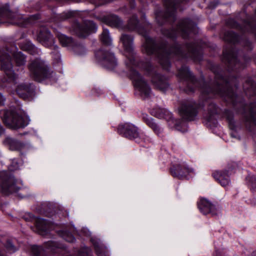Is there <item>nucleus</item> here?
Segmentation results:
<instances>
[{"instance_id":"nucleus-1","label":"nucleus","mask_w":256,"mask_h":256,"mask_svg":"<svg viewBox=\"0 0 256 256\" xmlns=\"http://www.w3.org/2000/svg\"><path fill=\"white\" fill-rule=\"evenodd\" d=\"M209 68L214 74V82L212 85L206 82L203 78L196 80L188 67L182 66L178 70L177 76L186 87V92H194L196 88L200 90L202 102L189 100L183 102L179 108L182 118L188 121L196 119L200 108L208 106L204 118L211 122L220 114V109L210 98L220 96L231 104L235 110L242 116V120L246 128L250 132L256 134V102L246 104L244 98L234 92V88H238V78L235 76H226L218 64H208Z\"/></svg>"},{"instance_id":"nucleus-2","label":"nucleus","mask_w":256,"mask_h":256,"mask_svg":"<svg viewBox=\"0 0 256 256\" xmlns=\"http://www.w3.org/2000/svg\"><path fill=\"white\" fill-rule=\"evenodd\" d=\"M120 52L126 58L125 62L130 68V77L142 98L146 99L150 96L151 88L144 78L134 70V68L142 69L150 74L152 82L156 88L165 92L170 88L168 78L156 72H152L153 67L149 61H138L134 49H120Z\"/></svg>"},{"instance_id":"nucleus-3","label":"nucleus","mask_w":256,"mask_h":256,"mask_svg":"<svg viewBox=\"0 0 256 256\" xmlns=\"http://www.w3.org/2000/svg\"><path fill=\"white\" fill-rule=\"evenodd\" d=\"M202 49H144L149 55L156 57L162 68L169 70L170 67V60H192L199 62L202 60Z\"/></svg>"},{"instance_id":"nucleus-4","label":"nucleus","mask_w":256,"mask_h":256,"mask_svg":"<svg viewBox=\"0 0 256 256\" xmlns=\"http://www.w3.org/2000/svg\"><path fill=\"white\" fill-rule=\"evenodd\" d=\"M30 77L35 81H48L50 84L56 82V74L51 70L48 64L42 60L36 58L28 66Z\"/></svg>"},{"instance_id":"nucleus-5","label":"nucleus","mask_w":256,"mask_h":256,"mask_svg":"<svg viewBox=\"0 0 256 256\" xmlns=\"http://www.w3.org/2000/svg\"><path fill=\"white\" fill-rule=\"evenodd\" d=\"M118 133L121 136L142 144L149 142L150 138L144 132L130 122L120 124L117 128Z\"/></svg>"},{"instance_id":"nucleus-6","label":"nucleus","mask_w":256,"mask_h":256,"mask_svg":"<svg viewBox=\"0 0 256 256\" xmlns=\"http://www.w3.org/2000/svg\"><path fill=\"white\" fill-rule=\"evenodd\" d=\"M0 116L5 124L13 130L23 128L30 122L28 116L20 114L14 110H4L0 112Z\"/></svg>"},{"instance_id":"nucleus-7","label":"nucleus","mask_w":256,"mask_h":256,"mask_svg":"<svg viewBox=\"0 0 256 256\" xmlns=\"http://www.w3.org/2000/svg\"><path fill=\"white\" fill-rule=\"evenodd\" d=\"M9 49H0V68L5 74L4 82H6V87L11 88L12 85L15 86L17 83L18 76L12 70V65L11 62V58L9 52Z\"/></svg>"},{"instance_id":"nucleus-8","label":"nucleus","mask_w":256,"mask_h":256,"mask_svg":"<svg viewBox=\"0 0 256 256\" xmlns=\"http://www.w3.org/2000/svg\"><path fill=\"white\" fill-rule=\"evenodd\" d=\"M222 61L226 65L228 70L237 72L244 68L246 63L250 60L249 57L244 56L242 60L244 62L238 61V57L234 49H224L222 52Z\"/></svg>"},{"instance_id":"nucleus-9","label":"nucleus","mask_w":256,"mask_h":256,"mask_svg":"<svg viewBox=\"0 0 256 256\" xmlns=\"http://www.w3.org/2000/svg\"><path fill=\"white\" fill-rule=\"evenodd\" d=\"M94 53L98 62L106 68L113 70L117 66V60L109 49H96Z\"/></svg>"},{"instance_id":"nucleus-10","label":"nucleus","mask_w":256,"mask_h":256,"mask_svg":"<svg viewBox=\"0 0 256 256\" xmlns=\"http://www.w3.org/2000/svg\"><path fill=\"white\" fill-rule=\"evenodd\" d=\"M45 250L53 254L60 253L62 256H72L66 254V246L61 243L56 241H48L44 244ZM89 248H86L80 250L78 252V256H90L89 255Z\"/></svg>"},{"instance_id":"nucleus-11","label":"nucleus","mask_w":256,"mask_h":256,"mask_svg":"<svg viewBox=\"0 0 256 256\" xmlns=\"http://www.w3.org/2000/svg\"><path fill=\"white\" fill-rule=\"evenodd\" d=\"M0 187L2 193L4 195L17 192L20 190L16 185L14 178L8 175L6 172H0Z\"/></svg>"},{"instance_id":"nucleus-12","label":"nucleus","mask_w":256,"mask_h":256,"mask_svg":"<svg viewBox=\"0 0 256 256\" xmlns=\"http://www.w3.org/2000/svg\"><path fill=\"white\" fill-rule=\"evenodd\" d=\"M171 175L179 180H188L190 174L194 173V170L190 167L186 162L175 164L170 168Z\"/></svg>"},{"instance_id":"nucleus-13","label":"nucleus","mask_w":256,"mask_h":256,"mask_svg":"<svg viewBox=\"0 0 256 256\" xmlns=\"http://www.w3.org/2000/svg\"><path fill=\"white\" fill-rule=\"evenodd\" d=\"M127 28L129 30H136L140 34L144 36V48H161L154 40L150 38L146 34H143L142 32H140V29L138 27V19L136 16L132 17L129 20Z\"/></svg>"},{"instance_id":"nucleus-14","label":"nucleus","mask_w":256,"mask_h":256,"mask_svg":"<svg viewBox=\"0 0 256 256\" xmlns=\"http://www.w3.org/2000/svg\"><path fill=\"white\" fill-rule=\"evenodd\" d=\"M236 166L237 164L232 162L230 166L228 165V170L215 172L212 174V176L222 186L225 187L230 184V175Z\"/></svg>"},{"instance_id":"nucleus-15","label":"nucleus","mask_w":256,"mask_h":256,"mask_svg":"<svg viewBox=\"0 0 256 256\" xmlns=\"http://www.w3.org/2000/svg\"><path fill=\"white\" fill-rule=\"evenodd\" d=\"M223 116L228 121L230 128V134L232 138L240 140V137L239 132L242 129V126L238 124H236L234 119L233 112L228 110H224L223 112Z\"/></svg>"},{"instance_id":"nucleus-16","label":"nucleus","mask_w":256,"mask_h":256,"mask_svg":"<svg viewBox=\"0 0 256 256\" xmlns=\"http://www.w3.org/2000/svg\"><path fill=\"white\" fill-rule=\"evenodd\" d=\"M34 86L31 83H22L18 85L16 91L18 95L24 100L32 98L34 93Z\"/></svg>"},{"instance_id":"nucleus-17","label":"nucleus","mask_w":256,"mask_h":256,"mask_svg":"<svg viewBox=\"0 0 256 256\" xmlns=\"http://www.w3.org/2000/svg\"><path fill=\"white\" fill-rule=\"evenodd\" d=\"M198 206L200 212L204 214H210L212 216H215L218 213L215 206L206 198L201 199L198 203Z\"/></svg>"},{"instance_id":"nucleus-18","label":"nucleus","mask_w":256,"mask_h":256,"mask_svg":"<svg viewBox=\"0 0 256 256\" xmlns=\"http://www.w3.org/2000/svg\"><path fill=\"white\" fill-rule=\"evenodd\" d=\"M196 27L195 24L189 19L181 20L178 26L176 33L180 34L184 38L192 32Z\"/></svg>"},{"instance_id":"nucleus-19","label":"nucleus","mask_w":256,"mask_h":256,"mask_svg":"<svg viewBox=\"0 0 256 256\" xmlns=\"http://www.w3.org/2000/svg\"><path fill=\"white\" fill-rule=\"evenodd\" d=\"M35 226L38 232L41 235L46 234L52 228V224L49 220L41 218L36 220Z\"/></svg>"},{"instance_id":"nucleus-20","label":"nucleus","mask_w":256,"mask_h":256,"mask_svg":"<svg viewBox=\"0 0 256 256\" xmlns=\"http://www.w3.org/2000/svg\"><path fill=\"white\" fill-rule=\"evenodd\" d=\"M142 119L143 121L156 134L160 136L162 133L163 128L156 123L153 118L145 114L143 116Z\"/></svg>"},{"instance_id":"nucleus-21","label":"nucleus","mask_w":256,"mask_h":256,"mask_svg":"<svg viewBox=\"0 0 256 256\" xmlns=\"http://www.w3.org/2000/svg\"><path fill=\"white\" fill-rule=\"evenodd\" d=\"M4 142L11 150L22 152L26 148L25 144L11 138H6L4 140Z\"/></svg>"},{"instance_id":"nucleus-22","label":"nucleus","mask_w":256,"mask_h":256,"mask_svg":"<svg viewBox=\"0 0 256 256\" xmlns=\"http://www.w3.org/2000/svg\"><path fill=\"white\" fill-rule=\"evenodd\" d=\"M246 94L249 98L256 96V84H254L252 78H248L243 86Z\"/></svg>"},{"instance_id":"nucleus-23","label":"nucleus","mask_w":256,"mask_h":256,"mask_svg":"<svg viewBox=\"0 0 256 256\" xmlns=\"http://www.w3.org/2000/svg\"><path fill=\"white\" fill-rule=\"evenodd\" d=\"M39 41L42 43L44 46H48V42L50 40V42L52 40V38L50 32L46 28H43L40 30L38 37Z\"/></svg>"},{"instance_id":"nucleus-24","label":"nucleus","mask_w":256,"mask_h":256,"mask_svg":"<svg viewBox=\"0 0 256 256\" xmlns=\"http://www.w3.org/2000/svg\"><path fill=\"white\" fill-rule=\"evenodd\" d=\"M151 115L158 118H171L172 114L166 110L159 107H155L151 110Z\"/></svg>"},{"instance_id":"nucleus-25","label":"nucleus","mask_w":256,"mask_h":256,"mask_svg":"<svg viewBox=\"0 0 256 256\" xmlns=\"http://www.w3.org/2000/svg\"><path fill=\"white\" fill-rule=\"evenodd\" d=\"M4 248L8 252L14 253L18 250L19 245L16 239H8L4 244Z\"/></svg>"},{"instance_id":"nucleus-26","label":"nucleus","mask_w":256,"mask_h":256,"mask_svg":"<svg viewBox=\"0 0 256 256\" xmlns=\"http://www.w3.org/2000/svg\"><path fill=\"white\" fill-rule=\"evenodd\" d=\"M120 41L124 48H132L134 46V37L131 35L122 34Z\"/></svg>"},{"instance_id":"nucleus-27","label":"nucleus","mask_w":256,"mask_h":256,"mask_svg":"<svg viewBox=\"0 0 256 256\" xmlns=\"http://www.w3.org/2000/svg\"><path fill=\"white\" fill-rule=\"evenodd\" d=\"M58 37L62 46L64 47L74 46L76 44L71 38L68 37L63 34H58Z\"/></svg>"},{"instance_id":"nucleus-28","label":"nucleus","mask_w":256,"mask_h":256,"mask_svg":"<svg viewBox=\"0 0 256 256\" xmlns=\"http://www.w3.org/2000/svg\"><path fill=\"white\" fill-rule=\"evenodd\" d=\"M107 24L112 27L122 28V22L116 16L113 15L109 16L107 20Z\"/></svg>"},{"instance_id":"nucleus-29","label":"nucleus","mask_w":256,"mask_h":256,"mask_svg":"<svg viewBox=\"0 0 256 256\" xmlns=\"http://www.w3.org/2000/svg\"><path fill=\"white\" fill-rule=\"evenodd\" d=\"M12 56L17 66H22L25 64L26 57L22 52H14Z\"/></svg>"},{"instance_id":"nucleus-30","label":"nucleus","mask_w":256,"mask_h":256,"mask_svg":"<svg viewBox=\"0 0 256 256\" xmlns=\"http://www.w3.org/2000/svg\"><path fill=\"white\" fill-rule=\"evenodd\" d=\"M223 38L225 41L232 43L236 42L238 39V36L232 31L225 32Z\"/></svg>"},{"instance_id":"nucleus-31","label":"nucleus","mask_w":256,"mask_h":256,"mask_svg":"<svg viewBox=\"0 0 256 256\" xmlns=\"http://www.w3.org/2000/svg\"><path fill=\"white\" fill-rule=\"evenodd\" d=\"M44 248L40 246H32L30 248L29 253L32 256H42Z\"/></svg>"},{"instance_id":"nucleus-32","label":"nucleus","mask_w":256,"mask_h":256,"mask_svg":"<svg viewBox=\"0 0 256 256\" xmlns=\"http://www.w3.org/2000/svg\"><path fill=\"white\" fill-rule=\"evenodd\" d=\"M100 40L106 46H111L112 39L110 36L109 32L107 30H104V31L101 35Z\"/></svg>"},{"instance_id":"nucleus-33","label":"nucleus","mask_w":256,"mask_h":256,"mask_svg":"<svg viewBox=\"0 0 256 256\" xmlns=\"http://www.w3.org/2000/svg\"><path fill=\"white\" fill-rule=\"evenodd\" d=\"M60 234L63 239L68 242H74L76 240L74 236L67 230L60 231Z\"/></svg>"},{"instance_id":"nucleus-34","label":"nucleus","mask_w":256,"mask_h":256,"mask_svg":"<svg viewBox=\"0 0 256 256\" xmlns=\"http://www.w3.org/2000/svg\"><path fill=\"white\" fill-rule=\"evenodd\" d=\"M246 180L248 182V186L252 192L256 194V176H248L246 178Z\"/></svg>"},{"instance_id":"nucleus-35","label":"nucleus","mask_w":256,"mask_h":256,"mask_svg":"<svg viewBox=\"0 0 256 256\" xmlns=\"http://www.w3.org/2000/svg\"><path fill=\"white\" fill-rule=\"evenodd\" d=\"M54 64L60 66L62 64L61 55L57 49H54V50L51 53Z\"/></svg>"},{"instance_id":"nucleus-36","label":"nucleus","mask_w":256,"mask_h":256,"mask_svg":"<svg viewBox=\"0 0 256 256\" xmlns=\"http://www.w3.org/2000/svg\"><path fill=\"white\" fill-rule=\"evenodd\" d=\"M6 16L8 18L10 19V21L9 22L12 24L20 25V22H17L13 20L15 16L14 14L8 10H6L2 14V17Z\"/></svg>"},{"instance_id":"nucleus-37","label":"nucleus","mask_w":256,"mask_h":256,"mask_svg":"<svg viewBox=\"0 0 256 256\" xmlns=\"http://www.w3.org/2000/svg\"><path fill=\"white\" fill-rule=\"evenodd\" d=\"M80 32L78 34V36L80 37L85 38L92 31L90 28L87 26H82L80 28Z\"/></svg>"},{"instance_id":"nucleus-38","label":"nucleus","mask_w":256,"mask_h":256,"mask_svg":"<svg viewBox=\"0 0 256 256\" xmlns=\"http://www.w3.org/2000/svg\"><path fill=\"white\" fill-rule=\"evenodd\" d=\"M175 128L178 130L182 132H186L187 130L186 126L182 122H180V124L176 122L175 124Z\"/></svg>"},{"instance_id":"nucleus-39","label":"nucleus","mask_w":256,"mask_h":256,"mask_svg":"<svg viewBox=\"0 0 256 256\" xmlns=\"http://www.w3.org/2000/svg\"><path fill=\"white\" fill-rule=\"evenodd\" d=\"M72 50V52L78 56H82L86 54V49H70Z\"/></svg>"},{"instance_id":"nucleus-40","label":"nucleus","mask_w":256,"mask_h":256,"mask_svg":"<svg viewBox=\"0 0 256 256\" xmlns=\"http://www.w3.org/2000/svg\"><path fill=\"white\" fill-rule=\"evenodd\" d=\"M18 168V162L16 160H13L12 161L11 164L8 167V169L10 171H14V170H17Z\"/></svg>"},{"instance_id":"nucleus-41","label":"nucleus","mask_w":256,"mask_h":256,"mask_svg":"<svg viewBox=\"0 0 256 256\" xmlns=\"http://www.w3.org/2000/svg\"><path fill=\"white\" fill-rule=\"evenodd\" d=\"M20 46V48H33L34 46L30 41L25 40L22 43V45Z\"/></svg>"},{"instance_id":"nucleus-42","label":"nucleus","mask_w":256,"mask_h":256,"mask_svg":"<svg viewBox=\"0 0 256 256\" xmlns=\"http://www.w3.org/2000/svg\"><path fill=\"white\" fill-rule=\"evenodd\" d=\"M166 6L167 7L168 12H170L172 14H174L176 10V6L172 3L170 4L166 3Z\"/></svg>"},{"instance_id":"nucleus-43","label":"nucleus","mask_w":256,"mask_h":256,"mask_svg":"<svg viewBox=\"0 0 256 256\" xmlns=\"http://www.w3.org/2000/svg\"><path fill=\"white\" fill-rule=\"evenodd\" d=\"M227 24L232 28H237L238 26V24L232 19L228 20Z\"/></svg>"},{"instance_id":"nucleus-44","label":"nucleus","mask_w":256,"mask_h":256,"mask_svg":"<svg viewBox=\"0 0 256 256\" xmlns=\"http://www.w3.org/2000/svg\"><path fill=\"white\" fill-rule=\"evenodd\" d=\"M95 250L98 256H106V255L102 252V250L100 248L95 246Z\"/></svg>"},{"instance_id":"nucleus-45","label":"nucleus","mask_w":256,"mask_h":256,"mask_svg":"<svg viewBox=\"0 0 256 256\" xmlns=\"http://www.w3.org/2000/svg\"><path fill=\"white\" fill-rule=\"evenodd\" d=\"M214 256H223V252L221 250L216 249Z\"/></svg>"},{"instance_id":"nucleus-46","label":"nucleus","mask_w":256,"mask_h":256,"mask_svg":"<svg viewBox=\"0 0 256 256\" xmlns=\"http://www.w3.org/2000/svg\"><path fill=\"white\" fill-rule=\"evenodd\" d=\"M6 98L0 92V106H3L4 104Z\"/></svg>"},{"instance_id":"nucleus-47","label":"nucleus","mask_w":256,"mask_h":256,"mask_svg":"<svg viewBox=\"0 0 256 256\" xmlns=\"http://www.w3.org/2000/svg\"><path fill=\"white\" fill-rule=\"evenodd\" d=\"M4 132H5L4 128L0 124V136L4 134Z\"/></svg>"},{"instance_id":"nucleus-48","label":"nucleus","mask_w":256,"mask_h":256,"mask_svg":"<svg viewBox=\"0 0 256 256\" xmlns=\"http://www.w3.org/2000/svg\"><path fill=\"white\" fill-rule=\"evenodd\" d=\"M25 50H26L27 52L30 54H32V52H34V50H36V49H24Z\"/></svg>"},{"instance_id":"nucleus-49","label":"nucleus","mask_w":256,"mask_h":256,"mask_svg":"<svg viewBox=\"0 0 256 256\" xmlns=\"http://www.w3.org/2000/svg\"><path fill=\"white\" fill-rule=\"evenodd\" d=\"M66 18H70L72 16V13L71 12H68L66 14Z\"/></svg>"},{"instance_id":"nucleus-50","label":"nucleus","mask_w":256,"mask_h":256,"mask_svg":"<svg viewBox=\"0 0 256 256\" xmlns=\"http://www.w3.org/2000/svg\"><path fill=\"white\" fill-rule=\"evenodd\" d=\"M89 25H90V26H92L94 29L96 28V26L95 24L93 22H89Z\"/></svg>"},{"instance_id":"nucleus-51","label":"nucleus","mask_w":256,"mask_h":256,"mask_svg":"<svg viewBox=\"0 0 256 256\" xmlns=\"http://www.w3.org/2000/svg\"><path fill=\"white\" fill-rule=\"evenodd\" d=\"M238 48H236V50H238ZM236 49H234V50L236 52V54H238V51H236L235 50ZM238 57V61L239 60V62H240V57L238 56V55H237Z\"/></svg>"},{"instance_id":"nucleus-52","label":"nucleus","mask_w":256,"mask_h":256,"mask_svg":"<svg viewBox=\"0 0 256 256\" xmlns=\"http://www.w3.org/2000/svg\"><path fill=\"white\" fill-rule=\"evenodd\" d=\"M250 256H256V251L252 252Z\"/></svg>"},{"instance_id":"nucleus-53","label":"nucleus","mask_w":256,"mask_h":256,"mask_svg":"<svg viewBox=\"0 0 256 256\" xmlns=\"http://www.w3.org/2000/svg\"><path fill=\"white\" fill-rule=\"evenodd\" d=\"M28 134V132H24V133H20V134H19V135H20V136H22L26 135V134Z\"/></svg>"},{"instance_id":"nucleus-54","label":"nucleus","mask_w":256,"mask_h":256,"mask_svg":"<svg viewBox=\"0 0 256 256\" xmlns=\"http://www.w3.org/2000/svg\"><path fill=\"white\" fill-rule=\"evenodd\" d=\"M18 194V196L20 197L21 198H24L25 197V196H21L20 194Z\"/></svg>"},{"instance_id":"nucleus-55","label":"nucleus","mask_w":256,"mask_h":256,"mask_svg":"<svg viewBox=\"0 0 256 256\" xmlns=\"http://www.w3.org/2000/svg\"><path fill=\"white\" fill-rule=\"evenodd\" d=\"M253 138H254V140L255 142H256V136H253Z\"/></svg>"},{"instance_id":"nucleus-56","label":"nucleus","mask_w":256,"mask_h":256,"mask_svg":"<svg viewBox=\"0 0 256 256\" xmlns=\"http://www.w3.org/2000/svg\"><path fill=\"white\" fill-rule=\"evenodd\" d=\"M0 256H4L2 253L1 250H0Z\"/></svg>"},{"instance_id":"nucleus-57","label":"nucleus","mask_w":256,"mask_h":256,"mask_svg":"<svg viewBox=\"0 0 256 256\" xmlns=\"http://www.w3.org/2000/svg\"><path fill=\"white\" fill-rule=\"evenodd\" d=\"M30 218H33V217H34V216H33L32 214H30Z\"/></svg>"},{"instance_id":"nucleus-58","label":"nucleus","mask_w":256,"mask_h":256,"mask_svg":"<svg viewBox=\"0 0 256 256\" xmlns=\"http://www.w3.org/2000/svg\"><path fill=\"white\" fill-rule=\"evenodd\" d=\"M2 22H2V21L0 20V24L2 23Z\"/></svg>"}]
</instances>
